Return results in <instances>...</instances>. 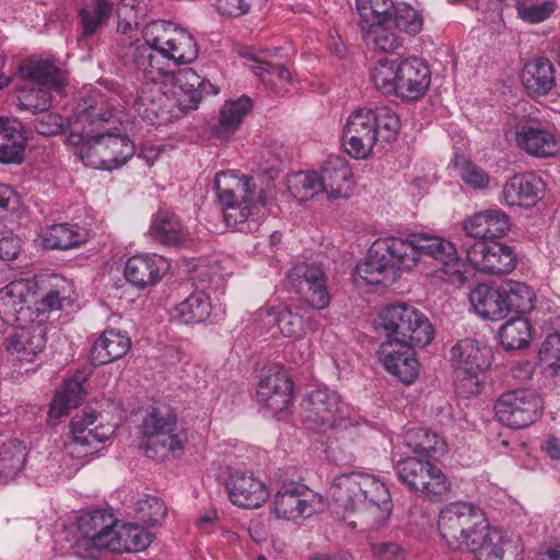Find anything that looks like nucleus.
Instances as JSON below:
<instances>
[{
  "instance_id": "2",
  "label": "nucleus",
  "mask_w": 560,
  "mask_h": 560,
  "mask_svg": "<svg viewBox=\"0 0 560 560\" xmlns=\"http://www.w3.org/2000/svg\"><path fill=\"white\" fill-rule=\"evenodd\" d=\"M143 40L131 35H121L117 39V56L124 65L155 81V73H161L154 51L175 65L192 62L198 57V46L194 36L176 24L155 20L148 23L143 31Z\"/></svg>"
},
{
  "instance_id": "8",
  "label": "nucleus",
  "mask_w": 560,
  "mask_h": 560,
  "mask_svg": "<svg viewBox=\"0 0 560 560\" xmlns=\"http://www.w3.org/2000/svg\"><path fill=\"white\" fill-rule=\"evenodd\" d=\"M378 328L385 340L413 342L428 346L434 338L429 318L417 307L405 302L386 305L378 315Z\"/></svg>"
},
{
  "instance_id": "12",
  "label": "nucleus",
  "mask_w": 560,
  "mask_h": 560,
  "mask_svg": "<svg viewBox=\"0 0 560 560\" xmlns=\"http://www.w3.org/2000/svg\"><path fill=\"white\" fill-rule=\"evenodd\" d=\"M495 417L505 427L524 429L541 415L542 399L529 389L503 393L494 404Z\"/></svg>"
},
{
  "instance_id": "19",
  "label": "nucleus",
  "mask_w": 560,
  "mask_h": 560,
  "mask_svg": "<svg viewBox=\"0 0 560 560\" xmlns=\"http://www.w3.org/2000/svg\"><path fill=\"white\" fill-rule=\"evenodd\" d=\"M466 257L476 270L486 273H506L516 266L514 250L500 242L476 241L467 247Z\"/></svg>"
},
{
  "instance_id": "34",
  "label": "nucleus",
  "mask_w": 560,
  "mask_h": 560,
  "mask_svg": "<svg viewBox=\"0 0 560 560\" xmlns=\"http://www.w3.org/2000/svg\"><path fill=\"white\" fill-rule=\"evenodd\" d=\"M168 102L161 89L153 84L141 89L133 102V107L136 113L150 125H163L171 119Z\"/></svg>"
},
{
  "instance_id": "1",
  "label": "nucleus",
  "mask_w": 560,
  "mask_h": 560,
  "mask_svg": "<svg viewBox=\"0 0 560 560\" xmlns=\"http://www.w3.org/2000/svg\"><path fill=\"white\" fill-rule=\"evenodd\" d=\"M116 101L110 93L93 90L77 105L68 141L79 147L82 161L90 167L113 171L125 165L135 154V145L128 136L115 131L93 133L92 129H86L88 126L109 121L114 117Z\"/></svg>"
},
{
  "instance_id": "4",
  "label": "nucleus",
  "mask_w": 560,
  "mask_h": 560,
  "mask_svg": "<svg viewBox=\"0 0 560 560\" xmlns=\"http://www.w3.org/2000/svg\"><path fill=\"white\" fill-rule=\"evenodd\" d=\"M302 421L310 429L326 432L328 429H338L340 436L336 443L329 445L331 459L338 465H348L353 462L352 451L346 452L339 440L346 441L361 427L357 418H351L348 405L341 401L340 396L328 388H317L307 394L302 402ZM365 427V423H362Z\"/></svg>"
},
{
  "instance_id": "59",
  "label": "nucleus",
  "mask_w": 560,
  "mask_h": 560,
  "mask_svg": "<svg viewBox=\"0 0 560 560\" xmlns=\"http://www.w3.org/2000/svg\"><path fill=\"white\" fill-rule=\"evenodd\" d=\"M455 166L460 179L472 189H483L490 177L480 166L464 158H456Z\"/></svg>"
},
{
  "instance_id": "48",
  "label": "nucleus",
  "mask_w": 560,
  "mask_h": 560,
  "mask_svg": "<svg viewBox=\"0 0 560 560\" xmlns=\"http://www.w3.org/2000/svg\"><path fill=\"white\" fill-rule=\"evenodd\" d=\"M501 294L508 306V315L511 312L527 313L534 307V292L525 283L508 280L501 283Z\"/></svg>"
},
{
  "instance_id": "39",
  "label": "nucleus",
  "mask_w": 560,
  "mask_h": 560,
  "mask_svg": "<svg viewBox=\"0 0 560 560\" xmlns=\"http://www.w3.org/2000/svg\"><path fill=\"white\" fill-rule=\"evenodd\" d=\"M469 301L475 311L485 319L498 320L508 316V306L501 294V284L493 288L478 284L469 294Z\"/></svg>"
},
{
  "instance_id": "6",
  "label": "nucleus",
  "mask_w": 560,
  "mask_h": 560,
  "mask_svg": "<svg viewBox=\"0 0 560 560\" xmlns=\"http://www.w3.org/2000/svg\"><path fill=\"white\" fill-rule=\"evenodd\" d=\"M418 264L413 233L406 237L387 236L376 240L366 258L355 267V275L372 285H388L397 280L400 270Z\"/></svg>"
},
{
  "instance_id": "16",
  "label": "nucleus",
  "mask_w": 560,
  "mask_h": 560,
  "mask_svg": "<svg viewBox=\"0 0 560 560\" xmlns=\"http://www.w3.org/2000/svg\"><path fill=\"white\" fill-rule=\"evenodd\" d=\"M288 279L293 289L307 304L315 310H324L330 303V294L327 289V277L322 265L315 262H299L294 265Z\"/></svg>"
},
{
  "instance_id": "56",
  "label": "nucleus",
  "mask_w": 560,
  "mask_h": 560,
  "mask_svg": "<svg viewBox=\"0 0 560 560\" xmlns=\"http://www.w3.org/2000/svg\"><path fill=\"white\" fill-rule=\"evenodd\" d=\"M517 16L530 24L548 20L557 9L555 0H516Z\"/></svg>"
},
{
  "instance_id": "35",
  "label": "nucleus",
  "mask_w": 560,
  "mask_h": 560,
  "mask_svg": "<svg viewBox=\"0 0 560 560\" xmlns=\"http://www.w3.org/2000/svg\"><path fill=\"white\" fill-rule=\"evenodd\" d=\"M556 69L552 62L544 57L535 58L525 63L521 81L532 96H544L551 92L556 84Z\"/></svg>"
},
{
  "instance_id": "43",
  "label": "nucleus",
  "mask_w": 560,
  "mask_h": 560,
  "mask_svg": "<svg viewBox=\"0 0 560 560\" xmlns=\"http://www.w3.org/2000/svg\"><path fill=\"white\" fill-rule=\"evenodd\" d=\"M202 83V78L192 69L187 68L178 71L173 77L174 90L179 107L184 110L197 108L200 102V92L198 88Z\"/></svg>"
},
{
  "instance_id": "57",
  "label": "nucleus",
  "mask_w": 560,
  "mask_h": 560,
  "mask_svg": "<svg viewBox=\"0 0 560 560\" xmlns=\"http://www.w3.org/2000/svg\"><path fill=\"white\" fill-rule=\"evenodd\" d=\"M390 21L395 27L407 34H418L422 30L423 19L420 13L407 3H394Z\"/></svg>"
},
{
  "instance_id": "7",
  "label": "nucleus",
  "mask_w": 560,
  "mask_h": 560,
  "mask_svg": "<svg viewBox=\"0 0 560 560\" xmlns=\"http://www.w3.org/2000/svg\"><path fill=\"white\" fill-rule=\"evenodd\" d=\"M490 527L483 510L471 502H451L440 511L438 529L453 550L469 552Z\"/></svg>"
},
{
  "instance_id": "53",
  "label": "nucleus",
  "mask_w": 560,
  "mask_h": 560,
  "mask_svg": "<svg viewBox=\"0 0 560 560\" xmlns=\"http://www.w3.org/2000/svg\"><path fill=\"white\" fill-rule=\"evenodd\" d=\"M150 0H120L117 7V31L126 35L139 25L149 11Z\"/></svg>"
},
{
  "instance_id": "50",
  "label": "nucleus",
  "mask_w": 560,
  "mask_h": 560,
  "mask_svg": "<svg viewBox=\"0 0 560 560\" xmlns=\"http://www.w3.org/2000/svg\"><path fill=\"white\" fill-rule=\"evenodd\" d=\"M406 444L415 453L427 456L445 453L446 443L436 433L424 428L410 429L406 433Z\"/></svg>"
},
{
  "instance_id": "44",
  "label": "nucleus",
  "mask_w": 560,
  "mask_h": 560,
  "mask_svg": "<svg viewBox=\"0 0 560 560\" xmlns=\"http://www.w3.org/2000/svg\"><path fill=\"white\" fill-rule=\"evenodd\" d=\"M23 137L15 121L0 117V163L20 164L23 160Z\"/></svg>"
},
{
  "instance_id": "63",
  "label": "nucleus",
  "mask_w": 560,
  "mask_h": 560,
  "mask_svg": "<svg viewBox=\"0 0 560 560\" xmlns=\"http://www.w3.org/2000/svg\"><path fill=\"white\" fill-rule=\"evenodd\" d=\"M373 556L377 560H402V549L394 542H376L372 545Z\"/></svg>"
},
{
  "instance_id": "58",
  "label": "nucleus",
  "mask_w": 560,
  "mask_h": 560,
  "mask_svg": "<svg viewBox=\"0 0 560 560\" xmlns=\"http://www.w3.org/2000/svg\"><path fill=\"white\" fill-rule=\"evenodd\" d=\"M135 512L144 525L154 526L165 518L167 509L160 498L145 495L135 503Z\"/></svg>"
},
{
  "instance_id": "36",
  "label": "nucleus",
  "mask_w": 560,
  "mask_h": 560,
  "mask_svg": "<svg viewBox=\"0 0 560 560\" xmlns=\"http://www.w3.org/2000/svg\"><path fill=\"white\" fill-rule=\"evenodd\" d=\"M466 233L477 241L498 238L510 229V219L501 210L489 209L480 211L465 221Z\"/></svg>"
},
{
  "instance_id": "26",
  "label": "nucleus",
  "mask_w": 560,
  "mask_h": 560,
  "mask_svg": "<svg viewBox=\"0 0 560 560\" xmlns=\"http://www.w3.org/2000/svg\"><path fill=\"white\" fill-rule=\"evenodd\" d=\"M167 260L156 254H138L125 264L124 275L132 285L144 289L158 283L167 271Z\"/></svg>"
},
{
  "instance_id": "61",
  "label": "nucleus",
  "mask_w": 560,
  "mask_h": 560,
  "mask_svg": "<svg viewBox=\"0 0 560 560\" xmlns=\"http://www.w3.org/2000/svg\"><path fill=\"white\" fill-rule=\"evenodd\" d=\"M267 0H215L217 10L229 16H242L249 12L250 9H261Z\"/></svg>"
},
{
  "instance_id": "37",
  "label": "nucleus",
  "mask_w": 560,
  "mask_h": 560,
  "mask_svg": "<svg viewBox=\"0 0 560 560\" xmlns=\"http://www.w3.org/2000/svg\"><path fill=\"white\" fill-rule=\"evenodd\" d=\"M153 535L135 523H118L116 521L110 541L105 550L113 552H140L152 542Z\"/></svg>"
},
{
  "instance_id": "29",
  "label": "nucleus",
  "mask_w": 560,
  "mask_h": 560,
  "mask_svg": "<svg viewBox=\"0 0 560 560\" xmlns=\"http://www.w3.org/2000/svg\"><path fill=\"white\" fill-rule=\"evenodd\" d=\"M35 95L30 93L20 100L19 106L34 115L32 126L38 135L55 136L63 129V119L60 115L47 110L50 106V96L47 91L37 92V101L34 102Z\"/></svg>"
},
{
  "instance_id": "60",
  "label": "nucleus",
  "mask_w": 560,
  "mask_h": 560,
  "mask_svg": "<svg viewBox=\"0 0 560 560\" xmlns=\"http://www.w3.org/2000/svg\"><path fill=\"white\" fill-rule=\"evenodd\" d=\"M538 357L540 363L551 375H557L560 371V334H550L541 343Z\"/></svg>"
},
{
  "instance_id": "30",
  "label": "nucleus",
  "mask_w": 560,
  "mask_h": 560,
  "mask_svg": "<svg viewBox=\"0 0 560 560\" xmlns=\"http://www.w3.org/2000/svg\"><path fill=\"white\" fill-rule=\"evenodd\" d=\"M323 192L331 199L347 198L351 186V168L340 155H330L318 174Z\"/></svg>"
},
{
  "instance_id": "45",
  "label": "nucleus",
  "mask_w": 560,
  "mask_h": 560,
  "mask_svg": "<svg viewBox=\"0 0 560 560\" xmlns=\"http://www.w3.org/2000/svg\"><path fill=\"white\" fill-rule=\"evenodd\" d=\"M355 9L360 16L361 30L372 34V28L390 21L394 2L393 0H355Z\"/></svg>"
},
{
  "instance_id": "49",
  "label": "nucleus",
  "mask_w": 560,
  "mask_h": 560,
  "mask_svg": "<svg viewBox=\"0 0 560 560\" xmlns=\"http://www.w3.org/2000/svg\"><path fill=\"white\" fill-rule=\"evenodd\" d=\"M399 61L381 58L371 70V80L382 94L397 97Z\"/></svg>"
},
{
  "instance_id": "33",
  "label": "nucleus",
  "mask_w": 560,
  "mask_h": 560,
  "mask_svg": "<svg viewBox=\"0 0 560 560\" xmlns=\"http://www.w3.org/2000/svg\"><path fill=\"white\" fill-rule=\"evenodd\" d=\"M544 191L542 180L532 173L515 175L503 186L502 195L506 205L534 206Z\"/></svg>"
},
{
  "instance_id": "13",
  "label": "nucleus",
  "mask_w": 560,
  "mask_h": 560,
  "mask_svg": "<svg viewBox=\"0 0 560 560\" xmlns=\"http://www.w3.org/2000/svg\"><path fill=\"white\" fill-rule=\"evenodd\" d=\"M417 261L422 255L430 256L441 264V278L454 284L462 285L467 280L465 262L458 258L456 248L450 241L438 235L413 233Z\"/></svg>"
},
{
  "instance_id": "18",
  "label": "nucleus",
  "mask_w": 560,
  "mask_h": 560,
  "mask_svg": "<svg viewBox=\"0 0 560 560\" xmlns=\"http://www.w3.org/2000/svg\"><path fill=\"white\" fill-rule=\"evenodd\" d=\"M514 140L518 149L534 158H552L560 153V138L537 120L517 122Z\"/></svg>"
},
{
  "instance_id": "9",
  "label": "nucleus",
  "mask_w": 560,
  "mask_h": 560,
  "mask_svg": "<svg viewBox=\"0 0 560 560\" xmlns=\"http://www.w3.org/2000/svg\"><path fill=\"white\" fill-rule=\"evenodd\" d=\"M491 349L475 339H462L451 349L456 387L463 393L475 394L480 390L479 375L491 364Z\"/></svg>"
},
{
  "instance_id": "32",
  "label": "nucleus",
  "mask_w": 560,
  "mask_h": 560,
  "mask_svg": "<svg viewBox=\"0 0 560 560\" xmlns=\"http://www.w3.org/2000/svg\"><path fill=\"white\" fill-rule=\"evenodd\" d=\"M38 237L45 249L68 250L86 243L90 234L78 224L62 222L43 228Z\"/></svg>"
},
{
  "instance_id": "55",
  "label": "nucleus",
  "mask_w": 560,
  "mask_h": 560,
  "mask_svg": "<svg viewBox=\"0 0 560 560\" xmlns=\"http://www.w3.org/2000/svg\"><path fill=\"white\" fill-rule=\"evenodd\" d=\"M25 452L20 443H4L0 448V478L3 481L13 479L23 468Z\"/></svg>"
},
{
  "instance_id": "23",
  "label": "nucleus",
  "mask_w": 560,
  "mask_h": 560,
  "mask_svg": "<svg viewBox=\"0 0 560 560\" xmlns=\"http://www.w3.org/2000/svg\"><path fill=\"white\" fill-rule=\"evenodd\" d=\"M431 84L429 65L420 58L410 57L399 61L397 97L402 101L421 98Z\"/></svg>"
},
{
  "instance_id": "3",
  "label": "nucleus",
  "mask_w": 560,
  "mask_h": 560,
  "mask_svg": "<svg viewBox=\"0 0 560 560\" xmlns=\"http://www.w3.org/2000/svg\"><path fill=\"white\" fill-rule=\"evenodd\" d=\"M330 495L336 514L339 510L355 512L372 527L382 526L392 513L389 490L369 474L351 471L338 475L331 483Z\"/></svg>"
},
{
  "instance_id": "28",
  "label": "nucleus",
  "mask_w": 560,
  "mask_h": 560,
  "mask_svg": "<svg viewBox=\"0 0 560 560\" xmlns=\"http://www.w3.org/2000/svg\"><path fill=\"white\" fill-rule=\"evenodd\" d=\"M199 276L201 281L209 277V283L202 285L201 290L191 293L175 306L176 317L186 325L203 323L210 316L212 306L207 291L219 289L220 277L209 276L208 271H202Z\"/></svg>"
},
{
  "instance_id": "20",
  "label": "nucleus",
  "mask_w": 560,
  "mask_h": 560,
  "mask_svg": "<svg viewBox=\"0 0 560 560\" xmlns=\"http://www.w3.org/2000/svg\"><path fill=\"white\" fill-rule=\"evenodd\" d=\"M141 432L173 454L183 450V438L177 433L176 415L165 406L149 409L142 421Z\"/></svg>"
},
{
  "instance_id": "10",
  "label": "nucleus",
  "mask_w": 560,
  "mask_h": 560,
  "mask_svg": "<svg viewBox=\"0 0 560 560\" xmlns=\"http://www.w3.org/2000/svg\"><path fill=\"white\" fill-rule=\"evenodd\" d=\"M396 475L408 490L439 502L451 491L452 483L444 471L433 463L406 457L396 464Z\"/></svg>"
},
{
  "instance_id": "17",
  "label": "nucleus",
  "mask_w": 560,
  "mask_h": 560,
  "mask_svg": "<svg viewBox=\"0 0 560 560\" xmlns=\"http://www.w3.org/2000/svg\"><path fill=\"white\" fill-rule=\"evenodd\" d=\"M413 342L384 340L377 351L378 361L384 370L404 384H412L419 375V361Z\"/></svg>"
},
{
  "instance_id": "47",
  "label": "nucleus",
  "mask_w": 560,
  "mask_h": 560,
  "mask_svg": "<svg viewBox=\"0 0 560 560\" xmlns=\"http://www.w3.org/2000/svg\"><path fill=\"white\" fill-rule=\"evenodd\" d=\"M45 347L43 330L39 328L20 332L8 339L7 350L21 361H32Z\"/></svg>"
},
{
  "instance_id": "24",
  "label": "nucleus",
  "mask_w": 560,
  "mask_h": 560,
  "mask_svg": "<svg viewBox=\"0 0 560 560\" xmlns=\"http://www.w3.org/2000/svg\"><path fill=\"white\" fill-rule=\"evenodd\" d=\"M18 72L24 81L35 83L46 90L61 91L68 75L54 59L32 56L20 61Z\"/></svg>"
},
{
  "instance_id": "46",
  "label": "nucleus",
  "mask_w": 560,
  "mask_h": 560,
  "mask_svg": "<svg viewBox=\"0 0 560 560\" xmlns=\"http://www.w3.org/2000/svg\"><path fill=\"white\" fill-rule=\"evenodd\" d=\"M150 233L166 246H183L188 240L179 219L173 213H160L152 222Z\"/></svg>"
},
{
  "instance_id": "64",
  "label": "nucleus",
  "mask_w": 560,
  "mask_h": 560,
  "mask_svg": "<svg viewBox=\"0 0 560 560\" xmlns=\"http://www.w3.org/2000/svg\"><path fill=\"white\" fill-rule=\"evenodd\" d=\"M18 202L16 192L9 185L0 183V219L7 218L9 212L15 210Z\"/></svg>"
},
{
  "instance_id": "21",
  "label": "nucleus",
  "mask_w": 560,
  "mask_h": 560,
  "mask_svg": "<svg viewBox=\"0 0 560 560\" xmlns=\"http://www.w3.org/2000/svg\"><path fill=\"white\" fill-rule=\"evenodd\" d=\"M225 489L231 502L245 509L258 508L269 497V492L260 479L253 472L241 469L229 470Z\"/></svg>"
},
{
  "instance_id": "42",
  "label": "nucleus",
  "mask_w": 560,
  "mask_h": 560,
  "mask_svg": "<svg viewBox=\"0 0 560 560\" xmlns=\"http://www.w3.org/2000/svg\"><path fill=\"white\" fill-rule=\"evenodd\" d=\"M85 381L86 375L79 372L65 382L63 387L56 394L50 404L49 418H60L67 415L70 409L78 407L86 393L84 388Z\"/></svg>"
},
{
  "instance_id": "62",
  "label": "nucleus",
  "mask_w": 560,
  "mask_h": 560,
  "mask_svg": "<svg viewBox=\"0 0 560 560\" xmlns=\"http://www.w3.org/2000/svg\"><path fill=\"white\" fill-rule=\"evenodd\" d=\"M365 33L368 39L382 51L390 52L400 46L397 36L387 30L381 28V26L372 28V34L369 32Z\"/></svg>"
},
{
  "instance_id": "25",
  "label": "nucleus",
  "mask_w": 560,
  "mask_h": 560,
  "mask_svg": "<svg viewBox=\"0 0 560 560\" xmlns=\"http://www.w3.org/2000/svg\"><path fill=\"white\" fill-rule=\"evenodd\" d=\"M293 383L289 376L281 371L264 375L257 386V402L278 415L285 410L292 399Z\"/></svg>"
},
{
  "instance_id": "31",
  "label": "nucleus",
  "mask_w": 560,
  "mask_h": 560,
  "mask_svg": "<svg viewBox=\"0 0 560 560\" xmlns=\"http://www.w3.org/2000/svg\"><path fill=\"white\" fill-rule=\"evenodd\" d=\"M116 520L104 510H95L82 515L78 527L82 534V544L98 550H105L110 541Z\"/></svg>"
},
{
  "instance_id": "5",
  "label": "nucleus",
  "mask_w": 560,
  "mask_h": 560,
  "mask_svg": "<svg viewBox=\"0 0 560 560\" xmlns=\"http://www.w3.org/2000/svg\"><path fill=\"white\" fill-rule=\"evenodd\" d=\"M400 129L398 115L387 106L360 107L347 118L342 129L346 152L358 160L366 159L378 142H392Z\"/></svg>"
},
{
  "instance_id": "51",
  "label": "nucleus",
  "mask_w": 560,
  "mask_h": 560,
  "mask_svg": "<svg viewBox=\"0 0 560 560\" xmlns=\"http://www.w3.org/2000/svg\"><path fill=\"white\" fill-rule=\"evenodd\" d=\"M502 346L506 350H517L526 347L532 339V328L524 317L508 320L499 331Z\"/></svg>"
},
{
  "instance_id": "15",
  "label": "nucleus",
  "mask_w": 560,
  "mask_h": 560,
  "mask_svg": "<svg viewBox=\"0 0 560 560\" xmlns=\"http://www.w3.org/2000/svg\"><path fill=\"white\" fill-rule=\"evenodd\" d=\"M94 410H82L70 422L71 441L67 452L72 457L82 458L98 452V446L107 441L115 432L113 424L96 423Z\"/></svg>"
},
{
  "instance_id": "40",
  "label": "nucleus",
  "mask_w": 560,
  "mask_h": 560,
  "mask_svg": "<svg viewBox=\"0 0 560 560\" xmlns=\"http://www.w3.org/2000/svg\"><path fill=\"white\" fill-rule=\"evenodd\" d=\"M315 308L311 306L285 307L278 314L277 325L284 337L300 338L307 330H315L318 322L315 318Z\"/></svg>"
},
{
  "instance_id": "14",
  "label": "nucleus",
  "mask_w": 560,
  "mask_h": 560,
  "mask_svg": "<svg viewBox=\"0 0 560 560\" xmlns=\"http://www.w3.org/2000/svg\"><path fill=\"white\" fill-rule=\"evenodd\" d=\"M272 508L276 516L293 523H302L324 508L323 498L303 485H283L275 494Z\"/></svg>"
},
{
  "instance_id": "27",
  "label": "nucleus",
  "mask_w": 560,
  "mask_h": 560,
  "mask_svg": "<svg viewBox=\"0 0 560 560\" xmlns=\"http://www.w3.org/2000/svg\"><path fill=\"white\" fill-rule=\"evenodd\" d=\"M31 287L25 279L12 281L0 290V317L3 322L24 326L30 317L27 305Z\"/></svg>"
},
{
  "instance_id": "54",
  "label": "nucleus",
  "mask_w": 560,
  "mask_h": 560,
  "mask_svg": "<svg viewBox=\"0 0 560 560\" xmlns=\"http://www.w3.org/2000/svg\"><path fill=\"white\" fill-rule=\"evenodd\" d=\"M288 189L299 201L312 199L323 192L318 173L314 171L298 172L288 177Z\"/></svg>"
},
{
  "instance_id": "11",
  "label": "nucleus",
  "mask_w": 560,
  "mask_h": 560,
  "mask_svg": "<svg viewBox=\"0 0 560 560\" xmlns=\"http://www.w3.org/2000/svg\"><path fill=\"white\" fill-rule=\"evenodd\" d=\"M250 183L252 177L247 175L238 176L234 170L217 174L214 189L229 226H237L248 218L254 197Z\"/></svg>"
},
{
  "instance_id": "22",
  "label": "nucleus",
  "mask_w": 560,
  "mask_h": 560,
  "mask_svg": "<svg viewBox=\"0 0 560 560\" xmlns=\"http://www.w3.org/2000/svg\"><path fill=\"white\" fill-rule=\"evenodd\" d=\"M474 560H524V546L520 538L490 527L469 551Z\"/></svg>"
},
{
  "instance_id": "38",
  "label": "nucleus",
  "mask_w": 560,
  "mask_h": 560,
  "mask_svg": "<svg viewBox=\"0 0 560 560\" xmlns=\"http://www.w3.org/2000/svg\"><path fill=\"white\" fill-rule=\"evenodd\" d=\"M130 338L121 331L108 329L101 334L91 349L94 365L108 364L122 358L130 349Z\"/></svg>"
},
{
  "instance_id": "52",
  "label": "nucleus",
  "mask_w": 560,
  "mask_h": 560,
  "mask_svg": "<svg viewBox=\"0 0 560 560\" xmlns=\"http://www.w3.org/2000/svg\"><path fill=\"white\" fill-rule=\"evenodd\" d=\"M112 5L106 0H91L80 10L79 15L83 36L94 35L97 28L108 20Z\"/></svg>"
},
{
  "instance_id": "41",
  "label": "nucleus",
  "mask_w": 560,
  "mask_h": 560,
  "mask_svg": "<svg viewBox=\"0 0 560 560\" xmlns=\"http://www.w3.org/2000/svg\"><path fill=\"white\" fill-rule=\"evenodd\" d=\"M250 109L252 101L247 96L225 101L220 109L219 122L212 129V136L219 139H229L240 128Z\"/></svg>"
}]
</instances>
